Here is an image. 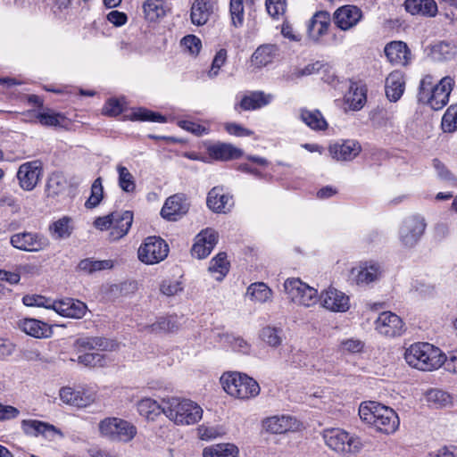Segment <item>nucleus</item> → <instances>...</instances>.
<instances>
[{"label": "nucleus", "mask_w": 457, "mask_h": 457, "mask_svg": "<svg viewBox=\"0 0 457 457\" xmlns=\"http://www.w3.org/2000/svg\"><path fill=\"white\" fill-rule=\"evenodd\" d=\"M359 416L377 431L386 435L395 433L400 424L399 417L392 408L373 401L361 403Z\"/></svg>", "instance_id": "nucleus-1"}, {"label": "nucleus", "mask_w": 457, "mask_h": 457, "mask_svg": "<svg viewBox=\"0 0 457 457\" xmlns=\"http://www.w3.org/2000/svg\"><path fill=\"white\" fill-rule=\"evenodd\" d=\"M74 347L78 362L95 368L106 365V356L100 352L113 350L114 344L104 337H81L76 340Z\"/></svg>", "instance_id": "nucleus-2"}, {"label": "nucleus", "mask_w": 457, "mask_h": 457, "mask_svg": "<svg viewBox=\"0 0 457 457\" xmlns=\"http://www.w3.org/2000/svg\"><path fill=\"white\" fill-rule=\"evenodd\" d=\"M406 362L420 370H433L440 368L445 361V354L429 343H415L404 353Z\"/></svg>", "instance_id": "nucleus-3"}, {"label": "nucleus", "mask_w": 457, "mask_h": 457, "mask_svg": "<svg viewBox=\"0 0 457 457\" xmlns=\"http://www.w3.org/2000/svg\"><path fill=\"white\" fill-rule=\"evenodd\" d=\"M163 414L176 425L188 426L202 419L203 409L189 399L170 397L164 399Z\"/></svg>", "instance_id": "nucleus-4"}, {"label": "nucleus", "mask_w": 457, "mask_h": 457, "mask_svg": "<svg viewBox=\"0 0 457 457\" xmlns=\"http://www.w3.org/2000/svg\"><path fill=\"white\" fill-rule=\"evenodd\" d=\"M220 382L228 395L241 400L253 398L260 394L259 384L245 374L226 373L221 376Z\"/></svg>", "instance_id": "nucleus-5"}, {"label": "nucleus", "mask_w": 457, "mask_h": 457, "mask_svg": "<svg viewBox=\"0 0 457 457\" xmlns=\"http://www.w3.org/2000/svg\"><path fill=\"white\" fill-rule=\"evenodd\" d=\"M99 434L112 442H130L137 435V428L128 420L108 417L98 423Z\"/></svg>", "instance_id": "nucleus-6"}, {"label": "nucleus", "mask_w": 457, "mask_h": 457, "mask_svg": "<svg viewBox=\"0 0 457 457\" xmlns=\"http://www.w3.org/2000/svg\"><path fill=\"white\" fill-rule=\"evenodd\" d=\"M323 439L328 447L342 454L356 453L362 448L359 436L350 435L341 428L326 429Z\"/></svg>", "instance_id": "nucleus-7"}, {"label": "nucleus", "mask_w": 457, "mask_h": 457, "mask_svg": "<svg viewBox=\"0 0 457 457\" xmlns=\"http://www.w3.org/2000/svg\"><path fill=\"white\" fill-rule=\"evenodd\" d=\"M427 223L420 215H411L405 218L399 227L398 239L404 248H413L425 233Z\"/></svg>", "instance_id": "nucleus-8"}, {"label": "nucleus", "mask_w": 457, "mask_h": 457, "mask_svg": "<svg viewBox=\"0 0 457 457\" xmlns=\"http://www.w3.org/2000/svg\"><path fill=\"white\" fill-rule=\"evenodd\" d=\"M284 290L290 300L298 305L309 308L318 303L317 289L299 278H287L284 283Z\"/></svg>", "instance_id": "nucleus-9"}, {"label": "nucleus", "mask_w": 457, "mask_h": 457, "mask_svg": "<svg viewBox=\"0 0 457 457\" xmlns=\"http://www.w3.org/2000/svg\"><path fill=\"white\" fill-rule=\"evenodd\" d=\"M168 244L159 237H148L139 246L138 259L145 264H155L163 261L169 253Z\"/></svg>", "instance_id": "nucleus-10"}, {"label": "nucleus", "mask_w": 457, "mask_h": 457, "mask_svg": "<svg viewBox=\"0 0 457 457\" xmlns=\"http://www.w3.org/2000/svg\"><path fill=\"white\" fill-rule=\"evenodd\" d=\"M10 244L18 250L36 253L46 249L50 245V241L40 233L22 231L11 236Z\"/></svg>", "instance_id": "nucleus-11"}, {"label": "nucleus", "mask_w": 457, "mask_h": 457, "mask_svg": "<svg viewBox=\"0 0 457 457\" xmlns=\"http://www.w3.org/2000/svg\"><path fill=\"white\" fill-rule=\"evenodd\" d=\"M453 83L454 80L451 77L441 79L428 93L420 97V102L428 104L433 110H441L449 101Z\"/></svg>", "instance_id": "nucleus-12"}, {"label": "nucleus", "mask_w": 457, "mask_h": 457, "mask_svg": "<svg viewBox=\"0 0 457 457\" xmlns=\"http://www.w3.org/2000/svg\"><path fill=\"white\" fill-rule=\"evenodd\" d=\"M382 275L381 265L375 261L361 262L350 271V279L360 287L378 281Z\"/></svg>", "instance_id": "nucleus-13"}, {"label": "nucleus", "mask_w": 457, "mask_h": 457, "mask_svg": "<svg viewBox=\"0 0 457 457\" xmlns=\"http://www.w3.org/2000/svg\"><path fill=\"white\" fill-rule=\"evenodd\" d=\"M375 329L385 337H399L404 331V323L395 313L383 312L375 320Z\"/></svg>", "instance_id": "nucleus-14"}, {"label": "nucleus", "mask_w": 457, "mask_h": 457, "mask_svg": "<svg viewBox=\"0 0 457 457\" xmlns=\"http://www.w3.org/2000/svg\"><path fill=\"white\" fill-rule=\"evenodd\" d=\"M42 172V164L39 161H31L21 164L17 172L21 188L27 191L32 190L40 180Z\"/></svg>", "instance_id": "nucleus-15"}, {"label": "nucleus", "mask_w": 457, "mask_h": 457, "mask_svg": "<svg viewBox=\"0 0 457 457\" xmlns=\"http://www.w3.org/2000/svg\"><path fill=\"white\" fill-rule=\"evenodd\" d=\"M218 243V234L212 228L202 230L196 237L191 249L192 255L204 259L207 257Z\"/></svg>", "instance_id": "nucleus-16"}, {"label": "nucleus", "mask_w": 457, "mask_h": 457, "mask_svg": "<svg viewBox=\"0 0 457 457\" xmlns=\"http://www.w3.org/2000/svg\"><path fill=\"white\" fill-rule=\"evenodd\" d=\"M21 428L24 434L30 436L41 435L49 440L54 439L56 435L63 436L62 431L54 425L37 420H23Z\"/></svg>", "instance_id": "nucleus-17"}, {"label": "nucleus", "mask_w": 457, "mask_h": 457, "mask_svg": "<svg viewBox=\"0 0 457 457\" xmlns=\"http://www.w3.org/2000/svg\"><path fill=\"white\" fill-rule=\"evenodd\" d=\"M320 302L324 308L331 312H346L349 307V297L343 292L330 287L320 295Z\"/></svg>", "instance_id": "nucleus-18"}, {"label": "nucleus", "mask_w": 457, "mask_h": 457, "mask_svg": "<svg viewBox=\"0 0 457 457\" xmlns=\"http://www.w3.org/2000/svg\"><path fill=\"white\" fill-rule=\"evenodd\" d=\"M360 144L354 140H343L329 145L328 152L337 161L348 162L354 159L361 152Z\"/></svg>", "instance_id": "nucleus-19"}, {"label": "nucleus", "mask_w": 457, "mask_h": 457, "mask_svg": "<svg viewBox=\"0 0 457 457\" xmlns=\"http://www.w3.org/2000/svg\"><path fill=\"white\" fill-rule=\"evenodd\" d=\"M51 306L56 313L66 318L81 319L87 312V305L84 303L72 298L54 301Z\"/></svg>", "instance_id": "nucleus-20"}, {"label": "nucleus", "mask_w": 457, "mask_h": 457, "mask_svg": "<svg viewBox=\"0 0 457 457\" xmlns=\"http://www.w3.org/2000/svg\"><path fill=\"white\" fill-rule=\"evenodd\" d=\"M18 328L26 335L37 338H49L53 335L52 327L37 319L25 318L17 323Z\"/></svg>", "instance_id": "nucleus-21"}, {"label": "nucleus", "mask_w": 457, "mask_h": 457, "mask_svg": "<svg viewBox=\"0 0 457 457\" xmlns=\"http://www.w3.org/2000/svg\"><path fill=\"white\" fill-rule=\"evenodd\" d=\"M361 11L354 5H345L334 13L335 24L342 30L354 27L361 19Z\"/></svg>", "instance_id": "nucleus-22"}, {"label": "nucleus", "mask_w": 457, "mask_h": 457, "mask_svg": "<svg viewBox=\"0 0 457 457\" xmlns=\"http://www.w3.org/2000/svg\"><path fill=\"white\" fill-rule=\"evenodd\" d=\"M188 211V204L183 195H173L170 196L164 203L161 215L168 220H176L178 217L187 213Z\"/></svg>", "instance_id": "nucleus-23"}, {"label": "nucleus", "mask_w": 457, "mask_h": 457, "mask_svg": "<svg viewBox=\"0 0 457 457\" xmlns=\"http://www.w3.org/2000/svg\"><path fill=\"white\" fill-rule=\"evenodd\" d=\"M264 428L273 434H283L298 428L297 420L289 415H275L263 421Z\"/></svg>", "instance_id": "nucleus-24"}, {"label": "nucleus", "mask_w": 457, "mask_h": 457, "mask_svg": "<svg viewBox=\"0 0 457 457\" xmlns=\"http://www.w3.org/2000/svg\"><path fill=\"white\" fill-rule=\"evenodd\" d=\"M279 54V48L275 44H263L259 46L251 56V62L257 68L265 67L272 63Z\"/></svg>", "instance_id": "nucleus-25"}, {"label": "nucleus", "mask_w": 457, "mask_h": 457, "mask_svg": "<svg viewBox=\"0 0 457 457\" xmlns=\"http://www.w3.org/2000/svg\"><path fill=\"white\" fill-rule=\"evenodd\" d=\"M405 89L403 73L400 71H392L386 79L385 91L390 102H397Z\"/></svg>", "instance_id": "nucleus-26"}, {"label": "nucleus", "mask_w": 457, "mask_h": 457, "mask_svg": "<svg viewBox=\"0 0 457 457\" xmlns=\"http://www.w3.org/2000/svg\"><path fill=\"white\" fill-rule=\"evenodd\" d=\"M113 217L110 239L116 241L128 234L133 222V212L131 211L114 212Z\"/></svg>", "instance_id": "nucleus-27"}, {"label": "nucleus", "mask_w": 457, "mask_h": 457, "mask_svg": "<svg viewBox=\"0 0 457 457\" xmlns=\"http://www.w3.org/2000/svg\"><path fill=\"white\" fill-rule=\"evenodd\" d=\"M385 54L393 64L406 65L410 60V50L402 41H392L385 46Z\"/></svg>", "instance_id": "nucleus-28"}, {"label": "nucleus", "mask_w": 457, "mask_h": 457, "mask_svg": "<svg viewBox=\"0 0 457 457\" xmlns=\"http://www.w3.org/2000/svg\"><path fill=\"white\" fill-rule=\"evenodd\" d=\"M330 24V15L328 12H317L311 19L308 25V35L313 41L327 34Z\"/></svg>", "instance_id": "nucleus-29"}, {"label": "nucleus", "mask_w": 457, "mask_h": 457, "mask_svg": "<svg viewBox=\"0 0 457 457\" xmlns=\"http://www.w3.org/2000/svg\"><path fill=\"white\" fill-rule=\"evenodd\" d=\"M209 155L219 161L238 159L243 155V151L232 144L218 142L207 147Z\"/></svg>", "instance_id": "nucleus-30"}, {"label": "nucleus", "mask_w": 457, "mask_h": 457, "mask_svg": "<svg viewBox=\"0 0 457 457\" xmlns=\"http://www.w3.org/2000/svg\"><path fill=\"white\" fill-rule=\"evenodd\" d=\"M60 399L66 404L85 407L93 401L89 395L73 389L71 386H63L59 392Z\"/></svg>", "instance_id": "nucleus-31"}, {"label": "nucleus", "mask_w": 457, "mask_h": 457, "mask_svg": "<svg viewBox=\"0 0 457 457\" xmlns=\"http://www.w3.org/2000/svg\"><path fill=\"white\" fill-rule=\"evenodd\" d=\"M207 205L216 212H226L232 205V199L229 195L222 193L218 187H213L207 196Z\"/></svg>", "instance_id": "nucleus-32"}, {"label": "nucleus", "mask_w": 457, "mask_h": 457, "mask_svg": "<svg viewBox=\"0 0 457 457\" xmlns=\"http://www.w3.org/2000/svg\"><path fill=\"white\" fill-rule=\"evenodd\" d=\"M273 98L274 96L271 94H265L262 91H255L242 98L240 107L245 111L260 109L271 103Z\"/></svg>", "instance_id": "nucleus-33"}, {"label": "nucleus", "mask_w": 457, "mask_h": 457, "mask_svg": "<svg viewBox=\"0 0 457 457\" xmlns=\"http://www.w3.org/2000/svg\"><path fill=\"white\" fill-rule=\"evenodd\" d=\"M212 12L210 0H195L191 7V21L193 24L201 26L205 24Z\"/></svg>", "instance_id": "nucleus-34"}, {"label": "nucleus", "mask_w": 457, "mask_h": 457, "mask_svg": "<svg viewBox=\"0 0 457 457\" xmlns=\"http://www.w3.org/2000/svg\"><path fill=\"white\" fill-rule=\"evenodd\" d=\"M404 5L406 11L411 14L435 16L437 12L434 0H406Z\"/></svg>", "instance_id": "nucleus-35"}, {"label": "nucleus", "mask_w": 457, "mask_h": 457, "mask_svg": "<svg viewBox=\"0 0 457 457\" xmlns=\"http://www.w3.org/2000/svg\"><path fill=\"white\" fill-rule=\"evenodd\" d=\"M48 230L54 240L66 239L71 237L73 231L72 220L70 217L63 216L51 223Z\"/></svg>", "instance_id": "nucleus-36"}, {"label": "nucleus", "mask_w": 457, "mask_h": 457, "mask_svg": "<svg viewBox=\"0 0 457 457\" xmlns=\"http://www.w3.org/2000/svg\"><path fill=\"white\" fill-rule=\"evenodd\" d=\"M238 447L230 443L216 444L203 450V457H238Z\"/></svg>", "instance_id": "nucleus-37"}, {"label": "nucleus", "mask_w": 457, "mask_h": 457, "mask_svg": "<svg viewBox=\"0 0 457 457\" xmlns=\"http://www.w3.org/2000/svg\"><path fill=\"white\" fill-rule=\"evenodd\" d=\"M164 399L162 403L151 398H144L137 403L139 414L148 420H154L161 413H163Z\"/></svg>", "instance_id": "nucleus-38"}, {"label": "nucleus", "mask_w": 457, "mask_h": 457, "mask_svg": "<svg viewBox=\"0 0 457 457\" xmlns=\"http://www.w3.org/2000/svg\"><path fill=\"white\" fill-rule=\"evenodd\" d=\"M345 99L350 109L360 110L366 103V89L362 86L352 84Z\"/></svg>", "instance_id": "nucleus-39"}, {"label": "nucleus", "mask_w": 457, "mask_h": 457, "mask_svg": "<svg viewBox=\"0 0 457 457\" xmlns=\"http://www.w3.org/2000/svg\"><path fill=\"white\" fill-rule=\"evenodd\" d=\"M300 118L309 128L314 130H324L328 123L319 110L302 109Z\"/></svg>", "instance_id": "nucleus-40"}, {"label": "nucleus", "mask_w": 457, "mask_h": 457, "mask_svg": "<svg viewBox=\"0 0 457 457\" xmlns=\"http://www.w3.org/2000/svg\"><path fill=\"white\" fill-rule=\"evenodd\" d=\"M457 53L456 46L446 41L439 42L431 48V57L437 62L448 61L453 59Z\"/></svg>", "instance_id": "nucleus-41"}, {"label": "nucleus", "mask_w": 457, "mask_h": 457, "mask_svg": "<svg viewBox=\"0 0 457 457\" xmlns=\"http://www.w3.org/2000/svg\"><path fill=\"white\" fill-rule=\"evenodd\" d=\"M208 270L212 274L215 275L216 280L221 281L229 270V262L227 261L226 253H219L213 257L210 262Z\"/></svg>", "instance_id": "nucleus-42"}, {"label": "nucleus", "mask_w": 457, "mask_h": 457, "mask_svg": "<svg viewBox=\"0 0 457 457\" xmlns=\"http://www.w3.org/2000/svg\"><path fill=\"white\" fill-rule=\"evenodd\" d=\"M246 295L252 301L262 303L271 299L272 291L266 284L257 282L248 287Z\"/></svg>", "instance_id": "nucleus-43"}, {"label": "nucleus", "mask_w": 457, "mask_h": 457, "mask_svg": "<svg viewBox=\"0 0 457 457\" xmlns=\"http://www.w3.org/2000/svg\"><path fill=\"white\" fill-rule=\"evenodd\" d=\"M260 338L269 346L276 348L283 342V330L280 328L267 326L260 331Z\"/></svg>", "instance_id": "nucleus-44"}, {"label": "nucleus", "mask_w": 457, "mask_h": 457, "mask_svg": "<svg viewBox=\"0 0 457 457\" xmlns=\"http://www.w3.org/2000/svg\"><path fill=\"white\" fill-rule=\"evenodd\" d=\"M426 398L428 403L436 408H443L452 404L453 398L450 394L441 389L433 388L427 392Z\"/></svg>", "instance_id": "nucleus-45"}, {"label": "nucleus", "mask_w": 457, "mask_h": 457, "mask_svg": "<svg viewBox=\"0 0 457 457\" xmlns=\"http://www.w3.org/2000/svg\"><path fill=\"white\" fill-rule=\"evenodd\" d=\"M143 9L145 18L150 21H154L165 14V9L162 0H146L143 5Z\"/></svg>", "instance_id": "nucleus-46"}, {"label": "nucleus", "mask_w": 457, "mask_h": 457, "mask_svg": "<svg viewBox=\"0 0 457 457\" xmlns=\"http://www.w3.org/2000/svg\"><path fill=\"white\" fill-rule=\"evenodd\" d=\"M119 174V186L120 188L127 193H133L136 189V183L133 175L129 170L121 165L117 167Z\"/></svg>", "instance_id": "nucleus-47"}, {"label": "nucleus", "mask_w": 457, "mask_h": 457, "mask_svg": "<svg viewBox=\"0 0 457 457\" xmlns=\"http://www.w3.org/2000/svg\"><path fill=\"white\" fill-rule=\"evenodd\" d=\"M221 340L228 344L235 352L242 353H249L250 352L251 345L240 337L226 334L221 337Z\"/></svg>", "instance_id": "nucleus-48"}, {"label": "nucleus", "mask_w": 457, "mask_h": 457, "mask_svg": "<svg viewBox=\"0 0 457 457\" xmlns=\"http://www.w3.org/2000/svg\"><path fill=\"white\" fill-rule=\"evenodd\" d=\"M103 196L104 187L102 185V179L101 178H97L91 186V194L86 201L85 206L89 209L96 207L102 201Z\"/></svg>", "instance_id": "nucleus-49"}, {"label": "nucleus", "mask_w": 457, "mask_h": 457, "mask_svg": "<svg viewBox=\"0 0 457 457\" xmlns=\"http://www.w3.org/2000/svg\"><path fill=\"white\" fill-rule=\"evenodd\" d=\"M442 129L445 132H453L457 129V104L450 105L442 118Z\"/></svg>", "instance_id": "nucleus-50"}, {"label": "nucleus", "mask_w": 457, "mask_h": 457, "mask_svg": "<svg viewBox=\"0 0 457 457\" xmlns=\"http://www.w3.org/2000/svg\"><path fill=\"white\" fill-rule=\"evenodd\" d=\"M131 120H142V121H154V122H164L165 118L156 112L149 110L139 108L131 113Z\"/></svg>", "instance_id": "nucleus-51"}, {"label": "nucleus", "mask_w": 457, "mask_h": 457, "mask_svg": "<svg viewBox=\"0 0 457 457\" xmlns=\"http://www.w3.org/2000/svg\"><path fill=\"white\" fill-rule=\"evenodd\" d=\"M229 12L232 24L235 27H240L244 21L243 0H230Z\"/></svg>", "instance_id": "nucleus-52"}, {"label": "nucleus", "mask_w": 457, "mask_h": 457, "mask_svg": "<svg viewBox=\"0 0 457 457\" xmlns=\"http://www.w3.org/2000/svg\"><path fill=\"white\" fill-rule=\"evenodd\" d=\"M124 104V98H111L105 103L103 112L105 115L115 117L123 112Z\"/></svg>", "instance_id": "nucleus-53"}, {"label": "nucleus", "mask_w": 457, "mask_h": 457, "mask_svg": "<svg viewBox=\"0 0 457 457\" xmlns=\"http://www.w3.org/2000/svg\"><path fill=\"white\" fill-rule=\"evenodd\" d=\"M22 303L26 306L44 307L46 309H52L51 304H54V301L47 299L38 295H27L22 298Z\"/></svg>", "instance_id": "nucleus-54"}, {"label": "nucleus", "mask_w": 457, "mask_h": 457, "mask_svg": "<svg viewBox=\"0 0 457 457\" xmlns=\"http://www.w3.org/2000/svg\"><path fill=\"white\" fill-rule=\"evenodd\" d=\"M265 5L268 13L272 18H278L286 12V0H266Z\"/></svg>", "instance_id": "nucleus-55"}, {"label": "nucleus", "mask_w": 457, "mask_h": 457, "mask_svg": "<svg viewBox=\"0 0 457 457\" xmlns=\"http://www.w3.org/2000/svg\"><path fill=\"white\" fill-rule=\"evenodd\" d=\"M227 60V51L225 49H220L212 61V67L208 72L210 78H214L218 75L220 69L223 66Z\"/></svg>", "instance_id": "nucleus-56"}, {"label": "nucleus", "mask_w": 457, "mask_h": 457, "mask_svg": "<svg viewBox=\"0 0 457 457\" xmlns=\"http://www.w3.org/2000/svg\"><path fill=\"white\" fill-rule=\"evenodd\" d=\"M182 45L188 50L191 54H197L200 52L202 42L197 37L194 35H188L183 37Z\"/></svg>", "instance_id": "nucleus-57"}, {"label": "nucleus", "mask_w": 457, "mask_h": 457, "mask_svg": "<svg viewBox=\"0 0 457 457\" xmlns=\"http://www.w3.org/2000/svg\"><path fill=\"white\" fill-rule=\"evenodd\" d=\"M22 357L29 361L47 362V358L42 355L41 352L36 347L26 348L22 351Z\"/></svg>", "instance_id": "nucleus-58"}, {"label": "nucleus", "mask_w": 457, "mask_h": 457, "mask_svg": "<svg viewBox=\"0 0 457 457\" xmlns=\"http://www.w3.org/2000/svg\"><path fill=\"white\" fill-rule=\"evenodd\" d=\"M15 345L8 338L0 337V360H5L15 351Z\"/></svg>", "instance_id": "nucleus-59"}, {"label": "nucleus", "mask_w": 457, "mask_h": 457, "mask_svg": "<svg viewBox=\"0 0 457 457\" xmlns=\"http://www.w3.org/2000/svg\"><path fill=\"white\" fill-rule=\"evenodd\" d=\"M225 129L228 133L236 137H250L253 132L237 123H227Z\"/></svg>", "instance_id": "nucleus-60"}, {"label": "nucleus", "mask_w": 457, "mask_h": 457, "mask_svg": "<svg viewBox=\"0 0 457 457\" xmlns=\"http://www.w3.org/2000/svg\"><path fill=\"white\" fill-rule=\"evenodd\" d=\"M160 289L163 295L168 296L174 295L182 291L180 283L178 281H163Z\"/></svg>", "instance_id": "nucleus-61"}, {"label": "nucleus", "mask_w": 457, "mask_h": 457, "mask_svg": "<svg viewBox=\"0 0 457 457\" xmlns=\"http://www.w3.org/2000/svg\"><path fill=\"white\" fill-rule=\"evenodd\" d=\"M363 348V343L358 339H347L341 343V349L353 353H360Z\"/></svg>", "instance_id": "nucleus-62"}, {"label": "nucleus", "mask_w": 457, "mask_h": 457, "mask_svg": "<svg viewBox=\"0 0 457 457\" xmlns=\"http://www.w3.org/2000/svg\"><path fill=\"white\" fill-rule=\"evenodd\" d=\"M20 411L11 405H4L0 403V421L15 419L19 416Z\"/></svg>", "instance_id": "nucleus-63"}, {"label": "nucleus", "mask_w": 457, "mask_h": 457, "mask_svg": "<svg viewBox=\"0 0 457 457\" xmlns=\"http://www.w3.org/2000/svg\"><path fill=\"white\" fill-rule=\"evenodd\" d=\"M433 166L441 179L451 181L454 179L451 171L439 160H433Z\"/></svg>", "instance_id": "nucleus-64"}]
</instances>
